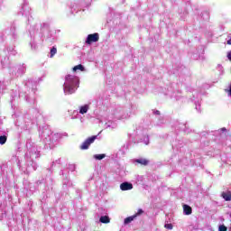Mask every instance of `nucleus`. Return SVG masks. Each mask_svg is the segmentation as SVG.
I'll list each match as a JSON object with an SVG mask.
<instances>
[{
	"mask_svg": "<svg viewBox=\"0 0 231 231\" xmlns=\"http://www.w3.org/2000/svg\"><path fill=\"white\" fill-rule=\"evenodd\" d=\"M88 110H89V106L85 105V106H80L79 113H80V115H86V113H88Z\"/></svg>",
	"mask_w": 231,
	"mask_h": 231,
	"instance_id": "0eeeda50",
	"label": "nucleus"
},
{
	"mask_svg": "<svg viewBox=\"0 0 231 231\" xmlns=\"http://www.w3.org/2000/svg\"><path fill=\"white\" fill-rule=\"evenodd\" d=\"M136 218V216H132V217H128L126 218H125V225H129V223H131L132 221H134V219Z\"/></svg>",
	"mask_w": 231,
	"mask_h": 231,
	"instance_id": "9d476101",
	"label": "nucleus"
},
{
	"mask_svg": "<svg viewBox=\"0 0 231 231\" xmlns=\"http://www.w3.org/2000/svg\"><path fill=\"white\" fill-rule=\"evenodd\" d=\"M228 230V227H226L225 225H221L218 227V231H226Z\"/></svg>",
	"mask_w": 231,
	"mask_h": 231,
	"instance_id": "2eb2a0df",
	"label": "nucleus"
},
{
	"mask_svg": "<svg viewBox=\"0 0 231 231\" xmlns=\"http://www.w3.org/2000/svg\"><path fill=\"white\" fill-rule=\"evenodd\" d=\"M222 198L225 199V201H231V192L230 191H228L227 193L223 192Z\"/></svg>",
	"mask_w": 231,
	"mask_h": 231,
	"instance_id": "6e6552de",
	"label": "nucleus"
},
{
	"mask_svg": "<svg viewBox=\"0 0 231 231\" xmlns=\"http://www.w3.org/2000/svg\"><path fill=\"white\" fill-rule=\"evenodd\" d=\"M95 160H104V158H106V154L102 153V154H96L94 155Z\"/></svg>",
	"mask_w": 231,
	"mask_h": 231,
	"instance_id": "4468645a",
	"label": "nucleus"
},
{
	"mask_svg": "<svg viewBox=\"0 0 231 231\" xmlns=\"http://www.w3.org/2000/svg\"><path fill=\"white\" fill-rule=\"evenodd\" d=\"M220 131H221L222 133H225V131H226V128L223 127V128L220 129Z\"/></svg>",
	"mask_w": 231,
	"mask_h": 231,
	"instance_id": "6ab92c4d",
	"label": "nucleus"
},
{
	"mask_svg": "<svg viewBox=\"0 0 231 231\" xmlns=\"http://www.w3.org/2000/svg\"><path fill=\"white\" fill-rule=\"evenodd\" d=\"M78 69H79V71H84V66L82 64L77 65L73 68V71H77Z\"/></svg>",
	"mask_w": 231,
	"mask_h": 231,
	"instance_id": "f8f14e48",
	"label": "nucleus"
},
{
	"mask_svg": "<svg viewBox=\"0 0 231 231\" xmlns=\"http://www.w3.org/2000/svg\"><path fill=\"white\" fill-rule=\"evenodd\" d=\"M120 189H121V190H132L133 184H131L129 182H123L120 185Z\"/></svg>",
	"mask_w": 231,
	"mask_h": 231,
	"instance_id": "20e7f679",
	"label": "nucleus"
},
{
	"mask_svg": "<svg viewBox=\"0 0 231 231\" xmlns=\"http://www.w3.org/2000/svg\"><path fill=\"white\" fill-rule=\"evenodd\" d=\"M56 54H57V49L55 47H52L51 49V59H53V57H55Z\"/></svg>",
	"mask_w": 231,
	"mask_h": 231,
	"instance_id": "ddd939ff",
	"label": "nucleus"
},
{
	"mask_svg": "<svg viewBox=\"0 0 231 231\" xmlns=\"http://www.w3.org/2000/svg\"><path fill=\"white\" fill-rule=\"evenodd\" d=\"M227 59L231 62V51L227 52Z\"/></svg>",
	"mask_w": 231,
	"mask_h": 231,
	"instance_id": "a211bd4d",
	"label": "nucleus"
},
{
	"mask_svg": "<svg viewBox=\"0 0 231 231\" xmlns=\"http://www.w3.org/2000/svg\"><path fill=\"white\" fill-rule=\"evenodd\" d=\"M99 221L100 223L107 224L111 221V219L107 216H103L99 218Z\"/></svg>",
	"mask_w": 231,
	"mask_h": 231,
	"instance_id": "1a4fd4ad",
	"label": "nucleus"
},
{
	"mask_svg": "<svg viewBox=\"0 0 231 231\" xmlns=\"http://www.w3.org/2000/svg\"><path fill=\"white\" fill-rule=\"evenodd\" d=\"M65 80L67 84L66 88H69V92L70 94L75 93V87L79 84V78L69 74L66 76Z\"/></svg>",
	"mask_w": 231,
	"mask_h": 231,
	"instance_id": "f257e3e1",
	"label": "nucleus"
},
{
	"mask_svg": "<svg viewBox=\"0 0 231 231\" xmlns=\"http://www.w3.org/2000/svg\"><path fill=\"white\" fill-rule=\"evenodd\" d=\"M183 213L185 214V216H190V214H192V208L187 204H184Z\"/></svg>",
	"mask_w": 231,
	"mask_h": 231,
	"instance_id": "423d86ee",
	"label": "nucleus"
},
{
	"mask_svg": "<svg viewBox=\"0 0 231 231\" xmlns=\"http://www.w3.org/2000/svg\"><path fill=\"white\" fill-rule=\"evenodd\" d=\"M142 214H143V209H138L137 213H135L134 216H135V217H138V216H142Z\"/></svg>",
	"mask_w": 231,
	"mask_h": 231,
	"instance_id": "dca6fc26",
	"label": "nucleus"
},
{
	"mask_svg": "<svg viewBox=\"0 0 231 231\" xmlns=\"http://www.w3.org/2000/svg\"><path fill=\"white\" fill-rule=\"evenodd\" d=\"M164 228H167L168 230H172V224H165Z\"/></svg>",
	"mask_w": 231,
	"mask_h": 231,
	"instance_id": "f3484780",
	"label": "nucleus"
},
{
	"mask_svg": "<svg viewBox=\"0 0 231 231\" xmlns=\"http://www.w3.org/2000/svg\"><path fill=\"white\" fill-rule=\"evenodd\" d=\"M95 140H97V135L88 137L80 146L79 149H81V151H86L88 149H89V145H91V143H93L95 142Z\"/></svg>",
	"mask_w": 231,
	"mask_h": 231,
	"instance_id": "f03ea898",
	"label": "nucleus"
},
{
	"mask_svg": "<svg viewBox=\"0 0 231 231\" xmlns=\"http://www.w3.org/2000/svg\"><path fill=\"white\" fill-rule=\"evenodd\" d=\"M135 163H139L140 165H143V167H147L149 165V160L147 159H135L134 160Z\"/></svg>",
	"mask_w": 231,
	"mask_h": 231,
	"instance_id": "39448f33",
	"label": "nucleus"
},
{
	"mask_svg": "<svg viewBox=\"0 0 231 231\" xmlns=\"http://www.w3.org/2000/svg\"><path fill=\"white\" fill-rule=\"evenodd\" d=\"M100 40V35H98L97 32H95L93 34H88L86 40L87 44H91L92 42H98Z\"/></svg>",
	"mask_w": 231,
	"mask_h": 231,
	"instance_id": "7ed1b4c3",
	"label": "nucleus"
},
{
	"mask_svg": "<svg viewBox=\"0 0 231 231\" xmlns=\"http://www.w3.org/2000/svg\"><path fill=\"white\" fill-rule=\"evenodd\" d=\"M155 115H160V111L159 110L155 111Z\"/></svg>",
	"mask_w": 231,
	"mask_h": 231,
	"instance_id": "aec40b11",
	"label": "nucleus"
},
{
	"mask_svg": "<svg viewBox=\"0 0 231 231\" xmlns=\"http://www.w3.org/2000/svg\"><path fill=\"white\" fill-rule=\"evenodd\" d=\"M6 140H8V137H6V135H1L0 136V145H5V143H6Z\"/></svg>",
	"mask_w": 231,
	"mask_h": 231,
	"instance_id": "9b49d317",
	"label": "nucleus"
}]
</instances>
